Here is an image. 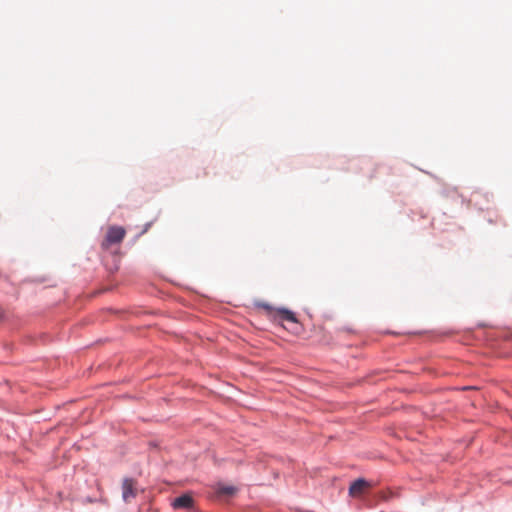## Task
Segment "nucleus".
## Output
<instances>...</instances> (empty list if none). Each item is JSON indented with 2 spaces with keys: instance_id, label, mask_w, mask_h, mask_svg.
Returning <instances> with one entry per match:
<instances>
[{
  "instance_id": "obj_1",
  "label": "nucleus",
  "mask_w": 512,
  "mask_h": 512,
  "mask_svg": "<svg viewBox=\"0 0 512 512\" xmlns=\"http://www.w3.org/2000/svg\"><path fill=\"white\" fill-rule=\"evenodd\" d=\"M257 306L265 310L267 315L274 321L298 322L295 314L286 308H274L268 303H258Z\"/></svg>"
},
{
  "instance_id": "obj_2",
  "label": "nucleus",
  "mask_w": 512,
  "mask_h": 512,
  "mask_svg": "<svg viewBox=\"0 0 512 512\" xmlns=\"http://www.w3.org/2000/svg\"><path fill=\"white\" fill-rule=\"evenodd\" d=\"M126 235V230L121 226H110L102 242L103 249H109L111 245L120 244Z\"/></svg>"
},
{
  "instance_id": "obj_3",
  "label": "nucleus",
  "mask_w": 512,
  "mask_h": 512,
  "mask_svg": "<svg viewBox=\"0 0 512 512\" xmlns=\"http://www.w3.org/2000/svg\"><path fill=\"white\" fill-rule=\"evenodd\" d=\"M370 483L365 479H357L355 480L349 487V495L352 497H359L365 493V491L370 488Z\"/></svg>"
},
{
  "instance_id": "obj_4",
  "label": "nucleus",
  "mask_w": 512,
  "mask_h": 512,
  "mask_svg": "<svg viewBox=\"0 0 512 512\" xmlns=\"http://www.w3.org/2000/svg\"><path fill=\"white\" fill-rule=\"evenodd\" d=\"M194 500L190 494H183L175 498L172 502L174 509H191L193 508Z\"/></svg>"
},
{
  "instance_id": "obj_5",
  "label": "nucleus",
  "mask_w": 512,
  "mask_h": 512,
  "mask_svg": "<svg viewBox=\"0 0 512 512\" xmlns=\"http://www.w3.org/2000/svg\"><path fill=\"white\" fill-rule=\"evenodd\" d=\"M123 499L125 502H129L136 496L135 481L132 479H125L122 485Z\"/></svg>"
},
{
  "instance_id": "obj_6",
  "label": "nucleus",
  "mask_w": 512,
  "mask_h": 512,
  "mask_svg": "<svg viewBox=\"0 0 512 512\" xmlns=\"http://www.w3.org/2000/svg\"><path fill=\"white\" fill-rule=\"evenodd\" d=\"M237 492V488L232 485L218 484L215 487V493L219 498L232 497Z\"/></svg>"
}]
</instances>
